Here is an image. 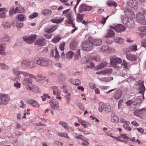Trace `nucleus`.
I'll list each match as a JSON object with an SVG mask.
<instances>
[{"label":"nucleus","instance_id":"obj_32","mask_svg":"<svg viewBox=\"0 0 146 146\" xmlns=\"http://www.w3.org/2000/svg\"><path fill=\"white\" fill-rule=\"evenodd\" d=\"M3 27L5 29L9 28L11 26V23L9 22L5 21L3 22L2 24Z\"/></svg>","mask_w":146,"mask_h":146},{"label":"nucleus","instance_id":"obj_3","mask_svg":"<svg viewBox=\"0 0 146 146\" xmlns=\"http://www.w3.org/2000/svg\"><path fill=\"white\" fill-rule=\"evenodd\" d=\"M123 22L124 25L127 27L132 28L134 27V21L131 19H129L127 17H125L123 19Z\"/></svg>","mask_w":146,"mask_h":146},{"label":"nucleus","instance_id":"obj_38","mask_svg":"<svg viewBox=\"0 0 146 146\" xmlns=\"http://www.w3.org/2000/svg\"><path fill=\"white\" fill-rule=\"evenodd\" d=\"M111 118V120L113 122L117 123L119 121V118L117 116L115 115H112Z\"/></svg>","mask_w":146,"mask_h":146},{"label":"nucleus","instance_id":"obj_29","mask_svg":"<svg viewBox=\"0 0 146 146\" xmlns=\"http://www.w3.org/2000/svg\"><path fill=\"white\" fill-rule=\"evenodd\" d=\"M108 64L106 62H103L98 65L97 69L98 70H99L101 68H104L106 66H107Z\"/></svg>","mask_w":146,"mask_h":146},{"label":"nucleus","instance_id":"obj_22","mask_svg":"<svg viewBox=\"0 0 146 146\" xmlns=\"http://www.w3.org/2000/svg\"><path fill=\"white\" fill-rule=\"evenodd\" d=\"M64 19V17H56L51 19V21L54 23H58L62 21Z\"/></svg>","mask_w":146,"mask_h":146},{"label":"nucleus","instance_id":"obj_50","mask_svg":"<svg viewBox=\"0 0 146 146\" xmlns=\"http://www.w3.org/2000/svg\"><path fill=\"white\" fill-rule=\"evenodd\" d=\"M137 45H133L130 46L129 47V49L131 51H134L135 50H137Z\"/></svg>","mask_w":146,"mask_h":146},{"label":"nucleus","instance_id":"obj_5","mask_svg":"<svg viewBox=\"0 0 146 146\" xmlns=\"http://www.w3.org/2000/svg\"><path fill=\"white\" fill-rule=\"evenodd\" d=\"M36 36L35 35L29 36L25 35L23 37V39L25 42L28 44H31L36 39Z\"/></svg>","mask_w":146,"mask_h":146},{"label":"nucleus","instance_id":"obj_4","mask_svg":"<svg viewBox=\"0 0 146 146\" xmlns=\"http://www.w3.org/2000/svg\"><path fill=\"white\" fill-rule=\"evenodd\" d=\"M93 44L89 40H86L83 42L82 48L84 50L88 51L92 49Z\"/></svg>","mask_w":146,"mask_h":146},{"label":"nucleus","instance_id":"obj_58","mask_svg":"<svg viewBox=\"0 0 146 146\" xmlns=\"http://www.w3.org/2000/svg\"><path fill=\"white\" fill-rule=\"evenodd\" d=\"M0 67L2 69L4 70H8L9 68L8 66L3 64H0Z\"/></svg>","mask_w":146,"mask_h":146},{"label":"nucleus","instance_id":"obj_42","mask_svg":"<svg viewBox=\"0 0 146 146\" xmlns=\"http://www.w3.org/2000/svg\"><path fill=\"white\" fill-rule=\"evenodd\" d=\"M9 38L8 35H4L2 38H1V41L5 42L8 41Z\"/></svg>","mask_w":146,"mask_h":146},{"label":"nucleus","instance_id":"obj_28","mask_svg":"<svg viewBox=\"0 0 146 146\" xmlns=\"http://www.w3.org/2000/svg\"><path fill=\"white\" fill-rule=\"evenodd\" d=\"M70 82L72 84L76 85H79L80 84V82L78 79L74 80L73 79H70Z\"/></svg>","mask_w":146,"mask_h":146},{"label":"nucleus","instance_id":"obj_2","mask_svg":"<svg viewBox=\"0 0 146 146\" xmlns=\"http://www.w3.org/2000/svg\"><path fill=\"white\" fill-rule=\"evenodd\" d=\"M35 62L36 64L42 66H48L52 64V61L50 59L42 57L38 58Z\"/></svg>","mask_w":146,"mask_h":146},{"label":"nucleus","instance_id":"obj_9","mask_svg":"<svg viewBox=\"0 0 146 146\" xmlns=\"http://www.w3.org/2000/svg\"><path fill=\"white\" fill-rule=\"evenodd\" d=\"M22 64H24L27 67L31 68H33L35 66V64L33 62L28 60H23L22 62Z\"/></svg>","mask_w":146,"mask_h":146},{"label":"nucleus","instance_id":"obj_47","mask_svg":"<svg viewBox=\"0 0 146 146\" xmlns=\"http://www.w3.org/2000/svg\"><path fill=\"white\" fill-rule=\"evenodd\" d=\"M108 48V45H103L101 46L100 51V52L105 51Z\"/></svg>","mask_w":146,"mask_h":146},{"label":"nucleus","instance_id":"obj_31","mask_svg":"<svg viewBox=\"0 0 146 146\" xmlns=\"http://www.w3.org/2000/svg\"><path fill=\"white\" fill-rule=\"evenodd\" d=\"M121 65L123 66L124 68L127 69H129L131 66L130 64L128 63L125 60H123Z\"/></svg>","mask_w":146,"mask_h":146},{"label":"nucleus","instance_id":"obj_54","mask_svg":"<svg viewBox=\"0 0 146 146\" xmlns=\"http://www.w3.org/2000/svg\"><path fill=\"white\" fill-rule=\"evenodd\" d=\"M84 16V15L83 14H80L79 13L77 16L76 18L79 19L80 21V22H81L83 20Z\"/></svg>","mask_w":146,"mask_h":146},{"label":"nucleus","instance_id":"obj_20","mask_svg":"<svg viewBox=\"0 0 146 146\" xmlns=\"http://www.w3.org/2000/svg\"><path fill=\"white\" fill-rule=\"evenodd\" d=\"M51 28L49 29L47 28H46L44 29V31L45 32L50 33L53 32L57 28V26L56 25H52Z\"/></svg>","mask_w":146,"mask_h":146},{"label":"nucleus","instance_id":"obj_19","mask_svg":"<svg viewBox=\"0 0 146 146\" xmlns=\"http://www.w3.org/2000/svg\"><path fill=\"white\" fill-rule=\"evenodd\" d=\"M59 124L62 125L63 127L66 129H69L71 131L74 130L73 129L69 126L68 124L64 121H60L59 122Z\"/></svg>","mask_w":146,"mask_h":146},{"label":"nucleus","instance_id":"obj_39","mask_svg":"<svg viewBox=\"0 0 146 146\" xmlns=\"http://www.w3.org/2000/svg\"><path fill=\"white\" fill-rule=\"evenodd\" d=\"M21 72L19 71L17 68H14L13 69V73L15 76H19V74H21Z\"/></svg>","mask_w":146,"mask_h":146},{"label":"nucleus","instance_id":"obj_61","mask_svg":"<svg viewBox=\"0 0 146 146\" xmlns=\"http://www.w3.org/2000/svg\"><path fill=\"white\" fill-rule=\"evenodd\" d=\"M14 86L16 87L17 89H18L20 88L21 87V84L18 82V81H17L16 82H15L14 84Z\"/></svg>","mask_w":146,"mask_h":146},{"label":"nucleus","instance_id":"obj_23","mask_svg":"<svg viewBox=\"0 0 146 146\" xmlns=\"http://www.w3.org/2000/svg\"><path fill=\"white\" fill-rule=\"evenodd\" d=\"M30 78H28L26 77L24 78L22 82L23 84L26 85L27 84V82L29 84H32L33 82V81Z\"/></svg>","mask_w":146,"mask_h":146},{"label":"nucleus","instance_id":"obj_41","mask_svg":"<svg viewBox=\"0 0 146 146\" xmlns=\"http://www.w3.org/2000/svg\"><path fill=\"white\" fill-rule=\"evenodd\" d=\"M112 71V69L110 68H108L103 71L104 74H111Z\"/></svg>","mask_w":146,"mask_h":146},{"label":"nucleus","instance_id":"obj_21","mask_svg":"<svg viewBox=\"0 0 146 146\" xmlns=\"http://www.w3.org/2000/svg\"><path fill=\"white\" fill-rule=\"evenodd\" d=\"M78 45L77 42L75 40H72L70 44V48L71 50H75L77 48Z\"/></svg>","mask_w":146,"mask_h":146},{"label":"nucleus","instance_id":"obj_25","mask_svg":"<svg viewBox=\"0 0 146 146\" xmlns=\"http://www.w3.org/2000/svg\"><path fill=\"white\" fill-rule=\"evenodd\" d=\"M51 108L53 110H57L59 108L58 103V102L53 103L50 105Z\"/></svg>","mask_w":146,"mask_h":146},{"label":"nucleus","instance_id":"obj_24","mask_svg":"<svg viewBox=\"0 0 146 146\" xmlns=\"http://www.w3.org/2000/svg\"><path fill=\"white\" fill-rule=\"evenodd\" d=\"M92 44L94 45L98 46L100 45L102 43V41L100 39H94L92 40Z\"/></svg>","mask_w":146,"mask_h":146},{"label":"nucleus","instance_id":"obj_44","mask_svg":"<svg viewBox=\"0 0 146 146\" xmlns=\"http://www.w3.org/2000/svg\"><path fill=\"white\" fill-rule=\"evenodd\" d=\"M54 50L55 53V55H54L53 57L55 58H58L60 57L59 54L57 50L56 47H55V48H54Z\"/></svg>","mask_w":146,"mask_h":146},{"label":"nucleus","instance_id":"obj_43","mask_svg":"<svg viewBox=\"0 0 146 146\" xmlns=\"http://www.w3.org/2000/svg\"><path fill=\"white\" fill-rule=\"evenodd\" d=\"M4 47L2 44H0V54L5 55V52L4 51L5 50Z\"/></svg>","mask_w":146,"mask_h":146},{"label":"nucleus","instance_id":"obj_36","mask_svg":"<svg viewBox=\"0 0 146 146\" xmlns=\"http://www.w3.org/2000/svg\"><path fill=\"white\" fill-rule=\"evenodd\" d=\"M106 104L101 102L99 103L100 107L99 108V111L100 112H102L103 110H104Z\"/></svg>","mask_w":146,"mask_h":146},{"label":"nucleus","instance_id":"obj_13","mask_svg":"<svg viewBox=\"0 0 146 146\" xmlns=\"http://www.w3.org/2000/svg\"><path fill=\"white\" fill-rule=\"evenodd\" d=\"M138 30L140 31L139 35L141 37H143L146 35V26H142L139 28Z\"/></svg>","mask_w":146,"mask_h":146},{"label":"nucleus","instance_id":"obj_49","mask_svg":"<svg viewBox=\"0 0 146 146\" xmlns=\"http://www.w3.org/2000/svg\"><path fill=\"white\" fill-rule=\"evenodd\" d=\"M38 14L36 12H34L29 16V17L30 19H33L38 16Z\"/></svg>","mask_w":146,"mask_h":146},{"label":"nucleus","instance_id":"obj_56","mask_svg":"<svg viewBox=\"0 0 146 146\" xmlns=\"http://www.w3.org/2000/svg\"><path fill=\"white\" fill-rule=\"evenodd\" d=\"M91 58L93 60L98 62L100 61V58L99 56H92L91 57Z\"/></svg>","mask_w":146,"mask_h":146},{"label":"nucleus","instance_id":"obj_7","mask_svg":"<svg viewBox=\"0 0 146 146\" xmlns=\"http://www.w3.org/2000/svg\"><path fill=\"white\" fill-rule=\"evenodd\" d=\"M138 22L144 25L146 24V21L145 20L144 15L141 13H139L136 15Z\"/></svg>","mask_w":146,"mask_h":146},{"label":"nucleus","instance_id":"obj_34","mask_svg":"<svg viewBox=\"0 0 146 146\" xmlns=\"http://www.w3.org/2000/svg\"><path fill=\"white\" fill-rule=\"evenodd\" d=\"M44 40V39L43 38L39 39L37 40L36 44L42 46Z\"/></svg>","mask_w":146,"mask_h":146},{"label":"nucleus","instance_id":"obj_33","mask_svg":"<svg viewBox=\"0 0 146 146\" xmlns=\"http://www.w3.org/2000/svg\"><path fill=\"white\" fill-rule=\"evenodd\" d=\"M58 135L59 136L64 137L67 139L69 138L68 134L66 132H59L58 134Z\"/></svg>","mask_w":146,"mask_h":146},{"label":"nucleus","instance_id":"obj_15","mask_svg":"<svg viewBox=\"0 0 146 146\" xmlns=\"http://www.w3.org/2000/svg\"><path fill=\"white\" fill-rule=\"evenodd\" d=\"M115 33L113 30L111 29H108L107 30L106 35L104 36V37L106 38L108 37L113 38L115 36Z\"/></svg>","mask_w":146,"mask_h":146},{"label":"nucleus","instance_id":"obj_26","mask_svg":"<svg viewBox=\"0 0 146 146\" xmlns=\"http://www.w3.org/2000/svg\"><path fill=\"white\" fill-rule=\"evenodd\" d=\"M43 14L46 16L50 15L52 11L51 10L48 9H44L42 11Z\"/></svg>","mask_w":146,"mask_h":146},{"label":"nucleus","instance_id":"obj_12","mask_svg":"<svg viewBox=\"0 0 146 146\" xmlns=\"http://www.w3.org/2000/svg\"><path fill=\"white\" fill-rule=\"evenodd\" d=\"M51 88L53 90V93L54 95H56V98L59 100L61 99V97L59 96L60 94L58 91V88L56 86H52L51 87Z\"/></svg>","mask_w":146,"mask_h":146},{"label":"nucleus","instance_id":"obj_1","mask_svg":"<svg viewBox=\"0 0 146 146\" xmlns=\"http://www.w3.org/2000/svg\"><path fill=\"white\" fill-rule=\"evenodd\" d=\"M138 89L139 90V93H141L143 96H139L136 98L133 101V105L134 106L137 104L141 103L142 100L144 99V92L145 91V87L143 83L139 85Z\"/></svg>","mask_w":146,"mask_h":146},{"label":"nucleus","instance_id":"obj_52","mask_svg":"<svg viewBox=\"0 0 146 146\" xmlns=\"http://www.w3.org/2000/svg\"><path fill=\"white\" fill-rule=\"evenodd\" d=\"M7 10L6 8L5 11H2V12L0 13V18H4L5 17L6 12H7Z\"/></svg>","mask_w":146,"mask_h":146},{"label":"nucleus","instance_id":"obj_18","mask_svg":"<svg viewBox=\"0 0 146 146\" xmlns=\"http://www.w3.org/2000/svg\"><path fill=\"white\" fill-rule=\"evenodd\" d=\"M126 56L127 58L130 61H134L137 59V57L135 55L127 53Z\"/></svg>","mask_w":146,"mask_h":146},{"label":"nucleus","instance_id":"obj_16","mask_svg":"<svg viewBox=\"0 0 146 146\" xmlns=\"http://www.w3.org/2000/svg\"><path fill=\"white\" fill-rule=\"evenodd\" d=\"M127 4L129 7L133 8L137 5V2L136 0H128Z\"/></svg>","mask_w":146,"mask_h":146},{"label":"nucleus","instance_id":"obj_51","mask_svg":"<svg viewBox=\"0 0 146 146\" xmlns=\"http://www.w3.org/2000/svg\"><path fill=\"white\" fill-rule=\"evenodd\" d=\"M111 106L108 105H106V104L105 106V109L104 110L105 111H106V112H110L111 110Z\"/></svg>","mask_w":146,"mask_h":146},{"label":"nucleus","instance_id":"obj_64","mask_svg":"<svg viewBox=\"0 0 146 146\" xmlns=\"http://www.w3.org/2000/svg\"><path fill=\"white\" fill-rule=\"evenodd\" d=\"M125 103L127 106H130L132 104H133V102L131 100H129L126 102Z\"/></svg>","mask_w":146,"mask_h":146},{"label":"nucleus","instance_id":"obj_14","mask_svg":"<svg viewBox=\"0 0 146 146\" xmlns=\"http://www.w3.org/2000/svg\"><path fill=\"white\" fill-rule=\"evenodd\" d=\"M27 103V104H30L33 107L36 108L39 107L40 106L38 102L33 99H31L28 100Z\"/></svg>","mask_w":146,"mask_h":146},{"label":"nucleus","instance_id":"obj_17","mask_svg":"<svg viewBox=\"0 0 146 146\" xmlns=\"http://www.w3.org/2000/svg\"><path fill=\"white\" fill-rule=\"evenodd\" d=\"M67 19L66 20V22L68 24H72L74 20V18L72 16V14H68L66 16Z\"/></svg>","mask_w":146,"mask_h":146},{"label":"nucleus","instance_id":"obj_35","mask_svg":"<svg viewBox=\"0 0 146 146\" xmlns=\"http://www.w3.org/2000/svg\"><path fill=\"white\" fill-rule=\"evenodd\" d=\"M73 55V52L71 51H69L66 54V58L67 59H70L72 57Z\"/></svg>","mask_w":146,"mask_h":146},{"label":"nucleus","instance_id":"obj_30","mask_svg":"<svg viewBox=\"0 0 146 146\" xmlns=\"http://www.w3.org/2000/svg\"><path fill=\"white\" fill-rule=\"evenodd\" d=\"M21 74H23L24 76L27 77H29L31 78H35L34 75L30 74L28 72H21Z\"/></svg>","mask_w":146,"mask_h":146},{"label":"nucleus","instance_id":"obj_8","mask_svg":"<svg viewBox=\"0 0 146 146\" xmlns=\"http://www.w3.org/2000/svg\"><path fill=\"white\" fill-rule=\"evenodd\" d=\"M92 7L91 6L82 4L80 5L79 7V11L81 13L84 11H90L92 9Z\"/></svg>","mask_w":146,"mask_h":146},{"label":"nucleus","instance_id":"obj_59","mask_svg":"<svg viewBox=\"0 0 146 146\" xmlns=\"http://www.w3.org/2000/svg\"><path fill=\"white\" fill-rule=\"evenodd\" d=\"M125 27L121 24H119V33L125 30Z\"/></svg>","mask_w":146,"mask_h":146},{"label":"nucleus","instance_id":"obj_55","mask_svg":"<svg viewBox=\"0 0 146 146\" xmlns=\"http://www.w3.org/2000/svg\"><path fill=\"white\" fill-rule=\"evenodd\" d=\"M77 105L80 110H85L84 106L82 103L80 102H78L77 103Z\"/></svg>","mask_w":146,"mask_h":146},{"label":"nucleus","instance_id":"obj_48","mask_svg":"<svg viewBox=\"0 0 146 146\" xmlns=\"http://www.w3.org/2000/svg\"><path fill=\"white\" fill-rule=\"evenodd\" d=\"M58 80L59 82H62L66 79V78L62 74L59 75L58 76Z\"/></svg>","mask_w":146,"mask_h":146},{"label":"nucleus","instance_id":"obj_11","mask_svg":"<svg viewBox=\"0 0 146 146\" xmlns=\"http://www.w3.org/2000/svg\"><path fill=\"white\" fill-rule=\"evenodd\" d=\"M124 13L125 15L127 16V17L129 16L132 19L135 18V15L133 12L129 8H126L124 10Z\"/></svg>","mask_w":146,"mask_h":146},{"label":"nucleus","instance_id":"obj_10","mask_svg":"<svg viewBox=\"0 0 146 146\" xmlns=\"http://www.w3.org/2000/svg\"><path fill=\"white\" fill-rule=\"evenodd\" d=\"M118 61L119 59L116 56H114L110 58V64L112 66L116 67L119 63Z\"/></svg>","mask_w":146,"mask_h":146},{"label":"nucleus","instance_id":"obj_60","mask_svg":"<svg viewBox=\"0 0 146 146\" xmlns=\"http://www.w3.org/2000/svg\"><path fill=\"white\" fill-rule=\"evenodd\" d=\"M24 16L22 14H20L18 16V20L21 21L24 20Z\"/></svg>","mask_w":146,"mask_h":146},{"label":"nucleus","instance_id":"obj_37","mask_svg":"<svg viewBox=\"0 0 146 146\" xmlns=\"http://www.w3.org/2000/svg\"><path fill=\"white\" fill-rule=\"evenodd\" d=\"M78 121L81 124V125L83 126L84 128H86L87 127V125L86 123H87L86 122L81 119H78Z\"/></svg>","mask_w":146,"mask_h":146},{"label":"nucleus","instance_id":"obj_63","mask_svg":"<svg viewBox=\"0 0 146 146\" xmlns=\"http://www.w3.org/2000/svg\"><path fill=\"white\" fill-rule=\"evenodd\" d=\"M123 127L127 131H130L131 130V127L128 125L126 124H123Z\"/></svg>","mask_w":146,"mask_h":146},{"label":"nucleus","instance_id":"obj_53","mask_svg":"<svg viewBox=\"0 0 146 146\" xmlns=\"http://www.w3.org/2000/svg\"><path fill=\"white\" fill-rule=\"evenodd\" d=\"M48 98V99L50 98V96H48V94H43V96H41V98H42V100L43 101H44L46 100V98Z\"/></svg>","mask_w":146,"mask_h":146},{"label":"nucleus","instance_id":"obj_6","mask_svg":"<svg viewBox=\"0 0 146 146\" xmlns=\"http://www.w3.org/2000/svg\"><path fill=\"white\" fill-rule=\"evenodd\" d=\"M9 100V98L7 94H0V105L6 104L7 102Z\"/></svg>","mask_w":146,"mask_h":146},{"label":"nucleus","instance_id":"obj_57","mask_svg":"<svg viewBox=\"0 0 146 146\" xmlns=\"http://www.w3.org/2000/svg\"><path fill=\"white\" fill-rule=\"evenodd\" d=\"M65 43L64 42H62L60 44L59 48L61 51H63L64 49Z\"/></svg>","mask_w":146,"mask_h":146},{"label":"nucleus","instance_id":"obj_40","mask_svg":"<svg viewBox=\"0 0 146 146\" xmlns=\"http://www.w3.org/2000/svg\"><path fill=\"white\" fill-rule=\"evenodd\" d=\"M110 27L112 29H113L115 31L119 32V24L117 25H114L113 26L110 25Z\"/></svg>","mask_w":146,"mask_h":146},{"label":"nucleus","instance_id":"obj_27","mask_svg":"<svg viewBox=\"0 0 146 146\" xmlns=\"http://www.w3.org/2000/svg\"><path fill=\"white\" fill-rule=\"evenodd\" d=\"M107 4L108 6L110 7L113 6L115 7L117 6L116 3L114 1L112 0H109L107 2Z\"/></svg>","mask_w":146,"mask_h":146},{"label":"nucleus","instance_id":"obj_45","mask_svg":"<svg viewBox=\"0 0 146 146\" xmlns=\"http://www.w3.org/2000/svg\"><path fill=\"white\" fill-rule=\"evenodd\" d=\"M71 98V96L70 94H67L65 97V99L66 102L68 103L70 102Z\"/></svg>","mask_w":146,"mask_h":146},{"label":"nucleus","instance_id":"obj_46","mask_svg":"<svg viewBox=\"0 0 146 146\" xmlns=\"http://www.w3.org/2000/svg\"><path fill=\"white\" fill-rule=\"evenodd\" d=\"M61 39V37H55L52 40V42L54 43H56L58 42Z\"/></svg>","mask_w":146,"mask_h":146},{"label":"nucleus","instance_id":"obj_62","mask_svg":"<svg viewBox=\"0 0 146 146\" xmlns=\"http://www.w3.org/2000/svg\"><path fill=\"white\" fill-rule=\"evenodd\" d=\"M69 9H66V10L64 11H63L62 14L66 17V16L68 14H72L71 13L69 12Z\"/></svg>","mask_w":146,"mask_h":146}]
</instances>
